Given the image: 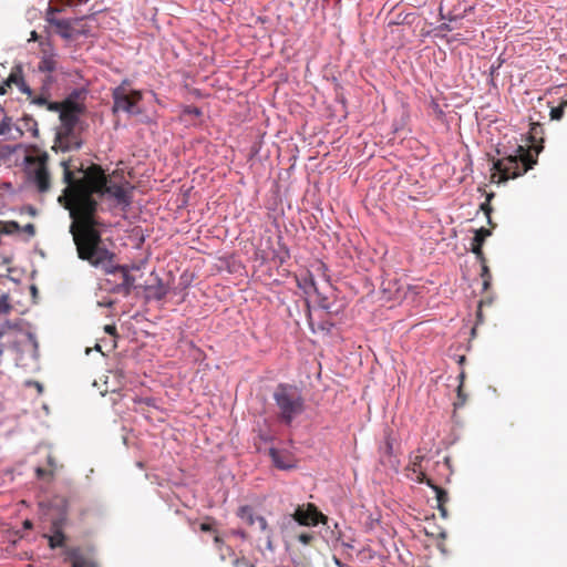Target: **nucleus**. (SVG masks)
<instances>
[{
    "label": "nucleus",
    "instance_id": "42",
    "mask_svg": "<svg viewBox=\"0 0 567 567\" xmlns=\"http://www.w3.org/2000/svg\"><path fill=\"white\" fill-rule=\"evenodd\" d=\"M7 86H8V85L6 84V81H4L2 84H0V95L6 94V92H7V89H6V87H7Z\"/></svg>",
    "mask_w": 567,
    "mask_h": 567
},
{
    "label": "nucleus",
    "instance_id": "4",
    "mask_svg": "<svg viewBox=\"0 0 567 567\" xmlns=\"http://www.w3.org/2000/svg\"><path fill=\"white\" fill-rule=\"evenodd\" d=\"M49 154L34 148L24 157L25 175L28 182L40 193H48L51 188V173L49 171Z\"/></svg>",
    "mask_w": 567,
    "mask_h": 567
},
{
    "label": "nucleus",
    "instance_id": "18",
    "mask_svg": "<svg viewBox=\"0 0 567 567\" xmlns=\"http://www.w3.org/2000/svg\"><path fill=\"white\" fill-rule=\"evenodd\" d=\"M81 94V91L74 90L62 103L63 109L72 112L78 110V114H81L84 111L83 104L78 101Z\"/></svg>",
    "mask_w": 567,
    "mask_h": 567
},
{
    "label": "nucleus",
    "instance_id": "5",
    "mask_svg": "<svg viewBox=\"0 0 567 567\" xmlns=\"http://www.w3.org/2000/svg\"><path fill=\"white\" fill-rule=\"evenodd\" d=\"M327 516L320 513L313 504L298 505L293 513L281 518L280 528L285 534H291L298 526H317L319 523L327 524Z\"/></svg>",
    "mask_w": 567,
    "mask_h": 567
},
{
    "label": "nucleus",
    "instance_id": "21",
    "mask_svg": "<svg viewBox=\"0 0 567 567\" xmlns=\"http://www.w3.org/2000/svg\"><path fill=\"white\" fill-rule=\"evenodd\" d=\"M70 557L72 559V566L71 567H95L91 563H84L81 560V554L79 549H74L71 551Z\"/></svg>",
    "mask_w": 567,
    "mask_h": 567
},
{
    "label": "nucleus",
    "instance_id": "1",
    "mask_svg": "<svg viewBox=\"0 0 567 567\" xmlns=\"http://www.w3.org/2000/svg\"><path fill=\"white\" fill-rule=\"evenodd\" d=\"M60 165L65 188L58 200L72 218L70 233L78 256L95 265L103 264L111 257V251L101 245L99 227L103 224L95 217L99 203L94 196L105 199L110 208L126 212L132 204L133 187L127 181L106 175L99 166L83 169L82 166L73 165L71 158L61 161Z\"/></svg>",
    "mask_w": 567,
    "mask_h": 567
},
{
    "label": "nucleus",
    "instance_id": "25",
    "mask_svg": "<svg viewBox=\"0 0 567 567\" xmlns=\"http://www.w3.org/2000/svg\"><path fill=\"white\" fill-rule=\"evenodd\" d=\"M55 79L52 74H44L41 80L40 91L44 93H51V86L54 83Z\"/></svg>",
    "mask_w": 567,
    "mask_h": 567
},
{
    "label": "nucleus",
    "instance_id": "43",
    "mask_svg": "<svg viewBox=\"0 0 567 567\" xmlns=\"http://www.w3.org/2000/svg\"><path fill=\"white\" fill-rule=\"evenodd\" d=\"M44 473H45V472H44V470H42L41 467H38V468H37V475H38V477H42V476L44 475Z\"/></svg>",
    "mask_w": 567,
    "mask_h": 567
},
{
    "label": "nucleus",
    "instance_id": "19",
    "mask_svg": "<svg viewBox=\"0 0 567 567\" xmlns=\"http://www.w3.org/2000/svg\"><path fill=\"white\" fill-rule=\"evenodd\" d=\"M51 548L62 547L64 544L63 533L54 525V530L50 535H45Z\"/></svg>",
    "mask_w": 567,
    "mask_h": 567
},
{
    "label": "nucleus",
    "instance_id": "39",
    "mask_svg": "<svg viewBox=\"0 0 567 567\" xmlns=\"http://www.w3.org/2000/svg\"><path fill=\"white\" fill-rule=\"evenodd\" d=\"M104 330L107 334H111V336L115 334V332H116V328L114 326H110V324L105 326Z\"/></svg>",
    "mask_w": 567,
    "mask_h": 567
},
{
    "label": "nucleus",
    "instance_id": "6",
    "mask_svg": "<svg viewBox=\"0 0 567 567\" xmlns=\"http://www.w3.org/2000/svg\"><path fill=\"white\" fill-rule=\"evenodd\" d=\"M128 80H123L112 92L113 97V112H124L131 116H136L143 113L138 103L143 99L142 91L128 89Z\"/></svg>",
    "mask_w": 567,
    "mask_h": 567
},
{
    "label": "nucleus",
    "instance_id": "11",
    "mask_svg": "<svg viewBox=\"0 0 567 567\" xmlns=\"http://www.w3.org/2000/svg\"><path fill=\"white\" fill-rule=\"evenodd\" d=\"M113 259H114V254L111 252V257L109 259H106L103 264L95 265L91 260H87V261L94 267H102L106 274H115L117 270L122 271V274H123L122 287H124L126 292H130L131 289L134 287L135 278L130 275L127 266H115L113 264Z\"/></svg>",
    "mask_w": 567,
    "mask_h": 567
},
{
    "label": "nucleus",
    "instance_id": "13",
    "mask_svg": "<svg viewBox=\"0 0 567 567\" xmlns=\"http://www.w3.org/2000/svg\"><path fill=\"white\" fill-rule=\"evenodd\" d=\"M58 54L54 52V50L50 49V51H47L43 49L41 59L37 65V70L43 74H52L58 70Z\"/></svg>",
    "mask_w": 567,
    "mask_h": 567
},
{
    "label": "nucleus",
    "instance_id": "51",
    "mask_svg": "<svg viewBox=\"0 0 567 567\" xmlns=\"http://www.w3.org/2000/svg\"><path fill=\"white\" fill-rule=\"evenodd\" d=\"M218 542H219V537L215 536V543H218Z\"/></svg>",
    "mask_w": 567,
    "mask_h": 567
},
{
    "label": "nucleus",
    "instance_id": "29",
    "mask_svg": "<svg viewBox=\"0 0 567 567\" xmlns=\"http://www.w3.org/2000/svg\"><path fill=\"white\" fill-rule=\"evenodd\" d=\"M11 310V305L9 303L8 295H2L0 297V315L8 313Z\"/></svg>",
    "mask_w": 567,
    "mask_h": 567
},
{
    "label": "nucleus",
    "instance_id": "3",
    "mask_svg": "<svg viewBox=\"0 0 567 567\" xmlns=\"http://www.w3.org/2000/svg\"><path fill=\"white\" fill-rule=\"evenodd\" d=\"M272 396L279 409V419L286 425H290L305 411V400L296 385L280 383Z\"/></svg>",
    "mask_w": 567,
    "mask_h": 567
},
{
    "label": "nucleus",
    "instance_id": "23",
    "mask_svg": "<svg viewBox=\"0 0 567 567\" xmlns=\"http://www.w3.org/2000/svg\"><path fill=\"white\" fill-rule=\"evenodd\" d=\"M65 2L62 6H52L50 4L45 11V21L48 22V18H59L58 14L65 11Z\"/></svg>",
    "mask_w": 567,
    "mask_h": 567
},
{
    "label": "nucleus",
    "instance_id": "10",
    "mask_svg": "<svg viewBox=\"0 0 567 567\" xmlns=\"http://www.w3.org/2000/svg\"><path fill=\"white\" fill-rule=\"evenodd\" d=\"M85 17L75 18H48V23L55 29V32L64 40L75 38V24L83 21Z\"/></svg>",
    "mask_w": 567,
    "mask_h": 567
},
{
    "label": "nucleus",
    "instance_id": "50",
    "mask_svg": "<svg viewBox=\"0 0 567 567\" xmlns=\"http://www.w3.org/2000/svg\"><path fill=\"white\" fill-rule=\"evenodd\" d=\"M193 114H199V111L196 109L195 111H193Z\"/></svg>",
    "mask_w": 567,
    "mask_h": 567
},
{
    "label": "nucleus",
    "instance_id": "49",
    "mask_svg": "<svg viewBox=\"0 0 567 567\" xmlns=\"http://www.w3.org/2000/svg\"><path fill=\"white\" fill-rule=\"evenodd\" d=\"M193 114H199V111L196 109L195 111H193Z\"/></svg>",
    "mask_w": 567,
    "mask_h": 567
},
{
    "label": "nucleus",
    "instance_id": "28",
    "mask_svg": "<svg viewBox=\"0 0 567 567\" xmlns=\"http://www.w3.org/2000/svg\"><path fill=\"white\" fill-rule=\"evenodd\" d=\"M436 493V498L440 503V505H442L444 502L447 501V494L444 489H442L441 487L436 486V485H432L429 481L426 482Z\"/></svg>",
    "mask_w": 567,
    "mask_h": 567
},
{
    "label": "nucleus",
    "instance_id": "45",
    "mask_svg": "<svg viewBox=\"0 0 567 567\" xmlns=\"http://www.w3.org/2000/svg\"><path fill=\"white\" fill-rule=\"evenodd\" d=\"M130 269H131V270H140V269H141V267H140V266H137V265H132V266L128 268V270H130Z\"/></svg>",
    "mask_w": 567,
    "mask_h": 567
},
{
    "label": "nucleus",
    "instance_id": "44",
    "mask_svg": "<svg viewBox=\"0 0 567 567\" xmlns=\"http://www.w3.org/2000/svg\"><path fill=\"white\" fill-rule=\"evenodd\" d=\"M30 40H32V41H37V40H38V33H37L35 31H32V32H31V38H30Z\"/></svg>",
    "mask_w": 567,
    "mask_h": 567
},
{
    "label": "nucleus",
    "instance_id": "20",
    "mask_svg": "<svg viewBox=\"0 0 567 567\" xmlns=\"http://www.w3.org/2000/svg\"><path fill=\"white\" fill-rule=\"evenodd\" d=\"M20 229H21L20 225L14 220H10V221H1L0 220V234L13 235V234L19 233Z\"/></svg>",
    "mask_w": 567,
    "mask_h": 567
},
{
    "label": "nucleus",
    "instance_id": "8",
    "mask_svg": "<svg viewBox=\"0 0 567 567\" xmlns=\"http://www.w3.org/2000/svg\"><path fill=\"white\" fill-rule=\"evenodd\" d=\"M12 349L17 352L16 362L21 367H33L38 360V341L33 333L28 332L24 340L13 342Z\"/></svg>",
    "mask_w": 567,
    "mask_h": 567
},
{
    "label": "nucleus",
    "instance_id": "40",
    "mask_svg": "<svg viewBox=\"0 0 567 567\" xmlns=\"http://www.w3.org/2000/svg\"><path fill=\"white\" fill-rule=\"evenodd\" d=\"M29 385H34L38 390L39 393H41L43 391V386L41 383L37 382V381H32V382H28Z\"/></svg>",
    "mask_w": 567,
    "mask_h": 567
},
{
    "label": "nucleus",
    "instance_id": "48",
    "mask_svg": "<svg viewBox=\"0 0 567 567\" xmlns=\"http://www.w3.org/2000/svg\"><path fill=\"white\" fill-rule=\"evenodd\" d=\"M49 464L53 465V460L51 457H49Z\"/></svg>",
    "mask_w": 567,
    "mask_h": 567
},
{
    "label": "nucleus",
    "instance_id": "7",
    "mask_svg": "<svg viewBox=\"0 0 567 567\" xmlns=\"http://www.w3.org/2000/svg\"><path fill=\"white\" fill-rule=\"evenodd\" d=\"M516 154L506 155L494 162V168L505 179L515 178L527 172L528 167L525 165V150L522 145H517Z\"/></svg>",
    "mask_w": 567,
    "mask_h": 567
},
{
    "label": "nucleus",
    "instance_id": "32",
    "mask_svg": "<svg viewBox=\"0 0 567 567\" xmlns=\"http://www.w3.org/2000/svg\"><path fill=\"white\" fill-rule=\"evenodd\" d=\"M83 35L87 37L90 35V29L86 25H81L79 29L75 28V37Z\"/></svg>",
    "mask_w": 567,
    "mask_h": 567
},
{
    "label": "nucleus",
    "instance_id": "30",
    "mask_svg": "<svg viewBox=\"0 0 567 567\" xmlns=\"http://www.w3.org/2000/svg\"><path fill=\"white\" fill-rule=\"evenodd\" d=\"M49 111L51 112H56L59 113V115L61 114V110L63 109V105L62 103H59V102H50V100L48 101L47 103V106H45Z\"/></svg>",
    "mask_w": 567,
    "mask_h": 567
},
{
    "label": "nucleus",
    "instance_id": "2",
    "mask_svg": "<svg viewBox=\"0 0 567 567\" xmlns=\"http://www.w3.org/2000/svg\"><path fill=\"white\" fill-rule=\"evenodd\" d=\"M236 516L244 525L250 528L249 533L252 535L260 550L267 549L270 553L274 551V529L262 515L257 514L255 508L250 505H241L237 508Z\"/></svg>",
    "mask_w": 567,
    "mask_h": 567
},
{
    "label": "nucleus",
    "instance_id": "35",
    "mask_svg": "<svg viewBox=\"0 0 567 567\" xmlns=\"http://www.w3.org/2000/svg\"><path fill=\"white\" fill-rule=\"evenodd\" d=\"M472 251L477 255L478 258H482V246H478L477 243H474L472 244Z\"/></svg>",
    "mask_w": 567,
    "mask_h": 567
},
{
    "label": "nucleus",
    "instance_id": "22",
    "mask_svg": "<svg viewBox=\"0 0 567 567\" xmlns=\"http://www.w3.org/2000/svg\"><path fill=\"white\" fill-rule=\"evenodd\" d=\"M51 93H44L40 91L39 95L32 94V97L30 99V102L38 106H47L48 101L50 100Z\"/></svg>",
    "mask_w": 567,
    "mask_h": 567
},
{
    "label": "nucleus",
    "instance_id": "37",
    "mask_svg": "<svg viewBox=\"0 0 567 567\" xmlns=\"http://www.w3.org/2000/svg\"><path fill=\"white\" fill-rule=\"evenodd\" d=\"M11 324L10 322H6L4 324L0 326V338L6 334L7 329H10Z\"/></svg>",
    "mask_w": 567,
    "mask_h": 567
},
{
    "label": "nucleus",
    "instance_id": "14",
    "mask_svg": "<svg viewBox=\"0 0 567 567\" xmlns=\"http://www.w3.org/2000/svg\"><path fill=\"white\" fill-rule=\"evenodd\" d=\"M16 135H11V140L21 137L25 132L32 137H37L39 130L37 121L31 116H24L19 124L14 126Z\"/></svg>",
    "mask_w": 567,
    "mask_h": 567
},
{
    "label": "nucleus",
    "instance_id": "33",
    "mask_svg": "<svg viewBox=\"0 0 567 567\" xmlns=\"http://www.w3.org/2000/svg\"><path fill=\"white\" fill-rule=\"evenodd\" d=\"M87 2L89 0H65V4L69 7H79Z\"/></svg>",
    "mask_w": 567,
    "mask_h": 567
},
{
    "label": "nucleus",
    "instance_id": "47",
    "mask_svg": "<svg viewBox=\"0 0 567 567\" xmlns=\"http://www.w3.org/2000/svg\"><path fill=\"white\" fill-rule=\"evenodd\" d=\"M4 352V346L2 343H0V357L3 354Z\"/></svg>",
    "mask_w": 567,
    "mask_h": 567
},
{
    "label": "nucleus",
    "instance_id": "31",
    "mask_svg": "<svg viewBox=\"0 0 567 567\" xmlns=\"http://www.w3.org/2000/svg\"><path fill=\"white\" fill-rule=\"evenodd\" d=\"M301 288H303L306 290V292H308V288L309 289H312L315 292H318V288L315 284V280L312 278H309V279H305V284L303 285H299Z\"/></svg>",
    "mask_w": 567,
    "mask_h": 567
},
{
    "label": "nucleus",
    "instance_id": "41",
    "mask_svg": "<svg viewBox=\"0 0 567 567\" xmlns=\"http://www.w3.org/2000/svg\"><path fill=\"white\" fill-rule=\"evenodd\" d=\"M561 113H563L561 110L555 109V110L551 111V116L554 118H559L561 116Z\"/></svg>",
    "mask_w": 567,
    "mask_h": 567
},
{
    "label": "nucleus",
    "instance_id": "15",
    "mask_svg": "<svg viewBox=\"0 0 567 567\" xmlns=\"http://www.w3.org/2000/svg\"><path fill=\"white\" fill-rule=\"evenodd\" d=\"M269 455L275 466L279 470H290L295 466L288 456L275 447L269 449Z\"/></svg>",
    "mask_w": 567,
    "mask_h": 567
},
{
    "label": "nucleus",
    "instance_id": "34",
    "mask_svg": "<svg viewBox=\"0 0 567 567\" xmlns=\"http://www.w3.org/2000/svg\"><path fill=\"white\" fill-rule=\"evenodd\" d=\"M22 230L27 233L30 237L34 236L35 234V227L33 224H27Z\"/></svg>",
    "mask_w": 567,
    "mask_h": 567
},
{
    "label": "nucleus",
    "instance_id": "16",
    "mask_svg": "<svg viewBox=\"0 0 567 567\" xmlns=\"http://www.w3.org/2000/svg\"><path fill=\"white\" fill-rule=\"evenodd\" d=\"M147 297L162 300L168 293V287L163 282L162 279L157 278L156 284L146 287Z\"/></svg>",
    "mask_w": 567,
    "mask_h": 567
},
{
    "label": "nucleus",
    "instance_id": "46",
    "mask_svg": "<svg viewBox=\"0 0 567 567\" xmlns=\"http://www.w3.org/2000/svg\"><path fill=\"white\" fill-rule=\"evenodd\" d=\"M487 272H488V269H487V267H486V266H484V267H483V274H482V276L484 277L485 275H487Z\"/></svg>",
    "mask_w": 567,
    "mask_h": 567
},
{
    "label": "nucleus",
    "instance_id": "36",
    "mask_svg": "<svg viewBox=\"0 0 567 567\" xmlns=\"http://www.w3.org/2000/svg\"><path fill=\"white\" fill-rule=\"evenodd\" d=\"M415 466H416V464L414 463V468H413V471H414V473H417L416 481H417L419 483H424V482H425V474H424L423 472H421V471H419V472H417V471H416V468H415Z\"/></svg>",
    "mask_w": 567,
    "mask_h": 567
},
{
    "label": "nucleus",
    "instance_id": "26",
    "mask_svg": "<svg viewBox=\"0 0 567 567\" xmlns=\"http://www.w3.org/2000/svg\"><path fill=\"white\" fill-rule=\"evenodd\" d=\"M289 536H296L297 539L303 544V545H308L311 543V540L313 539L315 535L313 533H299L297 534L296 530L291 534H288Z\"/></svg>",
    "mask_w": 567,
    "mask_h": 567
},
{
    "label": "nucleus",
    "instance_id": "24",
    "mask_svg": "<svg viewBox=\"0 0 567 567\" xmlns=\"http://www.w3.org/2000/svg\"><path fill=\"white\" fill-rule=\"evenodd\" d=\"M230 534L239 539H241L243 542H248V543H252L255 542V539L252 538V535H250L249 532H246L245 529L243 528H236V529H231L230 530Z\"/></svg>",
    "mask_w": 567,
    "mask_h": 567
},
{
    "label": "nucleus",
    "instance_id": "12",
    "mask_svg": "<svg viewBox=\"0 0 567 567\" xmlns=\"http://www.w3.org/2000/svg\"><path fill=\"white\" fill-rule=\"evenodd\" d=\"M6 84L16 85L21 93L25 94L28 97H32L33 90L24 80L23 69L21 64H16L11 69L10 74L6 80Z\"/></svg>",
    "mask_w": 567,
    "mask_h": 567
},
{
    "label": "nucleus",
    "instance_id": "17",
    "mask_svg": "<svg viewBox=\"0 0 567 567\" xmlns=\"http://www.w3.org/2000/svg\"><path fill=\"white\" fill-rule=\"evenodd\" d=\"M79 116L80 114H78V110L72 112L62 109L60 114L61 125L59 128H75V125L79 122Z\"/></svg>",
    "mask_w": 567,
    "mask_h": 567
},
{
    "label": "nucleus",
    "instance_id": "9",
    "mask_svg": "<svg viewBox=\"0 0 567 567\" xmlns=\"http://www.w3.org/2000/svg\"><path fill=\"white\" fill-rule=\"evenodd\" d=\"M83 140L75 128H58L52 150L55 153L73 152L82 147Z\"/></svg>",
    "mask_w": 567,
    "mask_h": 567
},
{
    "label": "nucleus",
    "instance_id": "38",
    "mask_svg": "<svg viewBox=\"0 0 567 567\" xmlns=\"http://www.w3.org/2000/svg\"><path fill=\"white\" fill-rule=\"evenodd\" d=\"M200 530L203 532H213V525L209 523H203L200 525Z\"/></svg>",
    "mask_w": 567,
    "mask_h": 567
},
{
    "label": "nucleus",
    "instance_id": "27",
    "mask_svg": "<svg viewBox=\"0 0 567 567\" xmlns=\"http://www.w3.org/2000/svg\"><path fill=\"white\" fill-rule=\"evenodd\" d=\"M489 235H491L489 230H487V229H485V228H481L480 230H477V231L475 233V236H474V238H473V241H474V243H477V244H478V246H482V245H483V243H484V240H485V238H486L487 236H489Z\"/></svg>",
    "mask_w": 567,
    "mask_h": 567
}]
</instances>
